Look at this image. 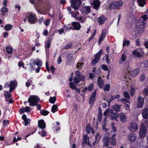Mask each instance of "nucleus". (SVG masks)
<instances>
[{
  "instance_id": "nucleus-49",
  "label": "nucleus",
  "mask_w": 148,
  "mask_h": 148,
  "mask_svg": "<svg viewBox=\"0 0 148 148\" xmlns=\"http://www.w3.org/2000/svg\"><path fill=\"white\" fill-rule=\"evenodd\" d=\"M110 86L109 84H106L103 89V90L105 91H108L109 90Z\"/></svg>"
},
{
  "instance_id": "nucleus-4",
  "label": "nucleus",
  "mask_w": 148,
  "mask_h": 148,
  "mask_svg": "<svg viewBox=\"0 0 148 148\" xmlns=\"http://www.w3.org/2000/svg\"><path fill=\"white\" fill-rule=\"evenodd\" d=\"M71 7L75 10H77L80 6L81 4L80 0H72L71 1Z\"/></svg>"
},
{
  "instance_id": "nucleus-52",
  "label": "nucleus",
  "mask_w": 148,
  "mask_h": 148,
  "mask_svg": "<svg viewBox=\"0 0 148 148\" xmlns=\"http://www.w3.org/2000/svg\"><path fill=\"white\" fill-rule=\"evenodd\" d=\"M118 117V116H117L114 114L111 115L110 116V118L112 120H116Z\"/></svg>"
},
{
  "instance_id": "nucleus-48",
  "label": "nucleus",
  "mask_w": 148,
  "mask_h": 148,
  "mask_svg": "<svg viewBox=\"0 0 148 148\" xmlns=\"http://www.w3.org/2000/svg\"><path fill=\"white\" fill-rule=\"evenodd\" d=\"M130 43V41L128 40H127L126 39L123 42V47H124L125 46L127 45L128 46Z\"/></svg>"
},
{
  "instance_id": "nucleus-36",
  "label": "nucleus",
  "mask_w": 148,
  "mask_h": 148,
  "mask_svg": "<svg viewBox=\"0 0 148 148\" xmlns=\"http://www.w3.org/2000/svg\"><path fill=\"white\" fill-rule=\"evenodd\" d=\"M8 11V8L5 7L2 8L1 10V12H2L1 14L2 15H4V14L3 12H7Z\"/></svg>"
},
{
  "instance_id": "nucleus-50",
  "label": "nucleus",
  "mask_w": 148,
  "mask_h": 148,
  "mask_svg": "<svg viewBox=\"0 0 148 148\" xmlns=\"http://www.w3.org/2000/svg\"><path fill=\"white\" fill-rule=\"evenodd\" d=\"M88 87V90L89 91H90L94 89L93 85L92 84H91L89 85Z\"/></svg>"
},
{
  "instance_id": "nucleus-16",
  "label": "nucleus",
  "mask_w": 148,
  "mask_h": 148,
  "mask_svg": "<svg viewBox=\"0 0 148 148\" xmlns=\"http://www.w3.org/2000/svg\"><path fill=\"white\" fill-rule=\"evenodd\" d=\"M75 74L77 77L80 78L81 81H83L85 79V77L84 75L82 74L78 71H75Z\"/></svg>"
},
{
  "instance_id": "nucleus-42",
  "label": "nucleus",
  "mask_w": 148,
  "mask_h": 148,
  "mask_svg": "<svg viewBox=\"0 0 148 148\" xmlns=\"http://www.w3.org/2000/svg\"><path fill=\"white\" fill-rule=\"evenodd\" d=\"M40 112L42 115L44 116L47 115L49 113V112L47 111L43 110H41Z\"/></svg>"
},
{
  "instance_id": "nucleus-58",
  "label": "nucleus",
  "mask_w": 148,
  "mask_h": 148,
  "mask_svg": "<svg viewBox=\"0 0 148 148\" xmlns=\"http://www.w3.org/2000/svg\"><path fill=\"white\" fill-rule=\"evenodd\" d=\"M96 32V30H95L93 32V34L91 35V36L89 38V40L90 41L94 37V36L95 35V33Z\"/></svg>"
},
{
  "instance_id": "nucleus-21",
  "label": "nucleus",
  "mask_w": 148,
  "mask_h": 148,
  "mask_svg": "<svg viewBox=\"0 0 148 148\" xmlns=\"http://www.w3.org/2000/svg\"><path fill=\"white\" fill-rule=\"evenodd\" d=\"M142 114L144 118L146 119L148 118V108H145L143 110Z\"/></svg>"
},
{
  "instance_id": "nucleus-26",
  "label": "nucleus",
  "mask_w": 148,
  "mask_h": 148,
  "mask_svg": "<svg viewBox=\"0 0 148 148\" xmlns=\"http://www.w3.org/2000/svg\"><path fill=\"white\" fill-rule=\"evenodd\" d=\"M73 59V55L71 53H69L67 56V60L68 62H71Z\"/></svg>"
},
{
  "instance_id": "nucleus-38",
  "label": "nucleus",
  "mask_w": 148,
  "mask_h": 148,
  "mask_svg": "<svg viewBox=\"0 0 148 148\" xmlns=\"http://www.w3.org/2000/svg\"><path fill=\"white\" fill-rule=\"evenodd\" d=\"M80 80V78L78 77H75L73 79L74 83L75 84H78V83L79 81Z\"/></svg>"
},
{
  "instance_id": "nucleus-64",
  "label": "nucleus",
  "mask_w": 148,
  "mask_h": 148,
  "mask_svg": "<svg viewBox=\"0 0 148 148\" xmlns=\"http://www.w3.org/2000/svg\"><path fill=\"white\" fill-rule=\"evenodd\" d=\"M102 69L105 71L108 70V67L106 65H102L101 66Z\"/></svg>"
},
{
  "instance_id": "nucleus-34",
  "label": "nucleus",
  "mask_w": 148,
  "mask_h": 148,
  "mask_svg": "<svg viewBox=\"0 0 148 148\" xmlns=\"http://www.w3.org/2000/svg\"><path fill=\"white\" fill-rule=\"evenodd\" d=\"M132 53L136 56L138 57H139L141 56V55L140 53L137 51L136 50H134L132 52Z\"/></svg>"
},
{
  "instance_id": "nucleus-57",
  "label": "nucleus",
  "mask_w": 148,
  "mask_h": 148,
  "mask_svg": "<svg viewBox=\"0 0 148 148\" xmlns=\"http://www.w3.org/2000/svg\"><path fill=\"white\" fill-rule=\"evenodd\" d=\"M9 121L8 120H5L3 121V126L5 127L7 125V124L9 123Z\"/></svg>"
},
{
  "instance_id": "nucleus-53",
  "label": "nucleus",
  "mask_w": 148,
  "mask_h": 148,
  "mask_svg": "<svg viewBox=\"0 0 148 148\" xmlns=\"http://www.w3.org/2000/svg\"><path fill=\"white\" fill-rule=\"evenodd\" d=\"M4 95L5 97H12L11 95L9 92L8 91H5Z\"/></svg>"
},
{
  "instance_id": "nucleus-55",
  "label": "nucleus",
  "mask_w": 148,
  "mask_h": 148,
  "mask_svg": "<svg viewBox=\"0 0 148 148\" xmlns=\"http://www.w3.org/2000/svg\"><path fill=\"white\" fill-rule=\"evenodd\" d=\"M90 125L89 124L87 125L86 126V130L88 133H89L90 132Z\"/></svg>"
},
{
  "instance_id": "nucleus-19",
  "label": "nucleus",
  "mask_w": 148,
  "mask_h": 148,
  "mask_svg": "<svg viewBox=\"0 0 148 148\" xmlns=\"http://www.w3.org/2000/svg\"><path fill=\"white\" fill-rule=\"evenodd\" d=\"M109 140V138L108 136H107L103 138V145L108 147L109 145L108 140Z\"/></svg>"
},
{
  "instance_id": "nucleus-5",
  "label": "nucleus",
  "mask_w": 148,
  "mask_h": 148,
  "mask_svg": "<svg viewBox=\"0 0 148 148\" xmlns=\"http://www.w3.org/2000/svg\"><path fill=\"white\" fill-rule=\"evenodd\" d=\"M138 127L137 124L134 123H130L128 127L129 130L132 132H135L138 129Z\"/></svg>"
},
{
  "instance_id": "nucleus-9",
  "label": "nucleus",
  "mask_w": 148,
  "mask_h": 148,
  "mask_svg": "<svg viewBox=\"0 0 148 148\" xmlns=\"http://www.w3.org/2000/svg\"><path fill=\"white\" fill-rule=\"evenodd\" d=\"M116 136V134L114 133L112 135L111 137L109 138V142L112 145L115 146L116 145V139L115 138Z\"/></svg>"
},
{
  "instance_id": "nucleus-28",
  "label": "nucleus",
  "mask_w": 148,
  "mask_h": 148,
  "mask_svg": "<svg viewBox=\"0 0 148 148\" xmlns=\"http://www.w3.org/2000/svg\"><path fill=\"white\" fill-rule=\"evenodd\" d=\"M120 106L118 105H115L112 106V108L116 112H118L120 110Z\"/></svg>"
},
{
  "instance_id": "nucleus-32",
  "label": "nucleus",
  "mask_w": 148,
  "mask_h": 148,
  "mask_svg": "<svg viewBox=\"0 0 148 148\" xmlns=\"http://www.w3.org/2000/svg\"><path fill=\"white\" fill-rule=\"evenodd\" d=\"M12 28V25L10 24H7L4 26V28L6 31L10 30Z\"/></svg>"
},
{
  "instance_id": "nucleus-6",
  "label": "nucleus",
  "mask_w": 148,
  "mask_h": 148,
  "mask_svg": "<svg viewBox=\"0 0 148 148\" xmlns=\"http://www.w3.org/2000/svg\"><path fill=\"white\" fill-rule=\"evenodd\" d=\"M102 49H101L97 54L95 58L92 61V64L95 65L99 61L100 58Z\"/></svg>"
},
{
  "instance_id": "nucleus-10",
  "label": "nucleus",
  "mask_w": 148,
  "mask_h": 148,
  "mask_svg": "<svg viewBox=\"0 0 148 148\" xmlns=\"http://www.w3.org/2000/svg\"><path fill=\"white\" fill-rule=\"evenodd\" d=\"M28 22L31 23H36V18L35 15L30 14L28 17Z\"/></svg>"
},
{
  "instance_id": "nucleus-30",
  "label": "nucleus",
  "mask_w": 148,
  "mask_h": 148,
  "mask_svg": "<svg viewBox=\"0 0 148 148\" xmlns=\"http://www.w3.org/2000/svg\"><path fill=\"white\" fill-rule=\"evenodd\" d=\"M111 113H113L112 110L111 109H107L104 112L103 115L104 116L110 115Z\"/></svg>"
},
{
  "instance_id": "nucleus-37",
  "label": "nucleus",
  "mask_w": 148,
  "mask_h": 148,
  "mask_svg": "<svg viewBox=\"0 0 148 148\" xmlns=\"http://www.w3.org/2000/svg\"><path fill=\"white\" fill-rule=\"evenodd\" d=\"M58 110V107L56 105H54L52 107L51 110L52 112L54 113L56 111H57Z\"/></svg>"
},
{
  "instance_id": "nucleus-54",
  "label": "nucleus",
  "mask_w": 148,
  "mask_h": 148,
  "mask_svg": "<svg viewBox=\"0 0 148 148\" xmlns=\"http://www.w3.org/2000/svg\"><path fill=\"white\" fill-rule=\"evenodd\" d=\"M56 100V98L55 97L50 98L49 99V102L51 103H54Z\"/></svg>"
},
{
  "instance_id": "nucleus-33",
  "label": "nucleus",
  "mask_w": 148,
  "mask_h": 148,
  "mask_svg": "<svg viewBox=\"0 0 148 148\" xmlns=\"http://www.w3.org/2000/svg\"><path fill=\"white\" fill-rule=\"evenodd\" d=\"M78 20L79 22L81 23H83L85 22L86 20L84 18H83L82 16H78V18L77 19Z\"/></svg>"
},
{
  "instance_id": "nucleus-13",
  "label": "nucleus",
  "mask_w": 148,
  "mask_h": 148,
  "mask_svg": "<svg viewBox=\"0 0 148 148\" xmlns=\"http://www.w3.org/2000/svg\"><path fill=\"white\" fill-rule=\"evenodd\" d=\"M82 143L83 144H86L88 145H90V143L89 142V138L88 135H84L83 138Z\"/></svg>"
},
{
  "instance_id": "nucleus-62",
  "label": "nucleus",
  "mask_w": 148,
  "mask_h": 148,
  "mask_svg": "<svg viewBox=\"0 0 148 148\" xmlns=\"http://www.w3.org/2000/svg\"><path fill=\"white\" fill-rule=\"evenodd\" d=\"M83 65V63H79L78 62L77 64V68L79 69H80L81 68V67Z\"/></svg>"
},
{
  "instance_id": "nucleus-29",
  "label": "nucleus",
  "mask_w": 148,
  "mask_h": 148,
  "mask_svg": "<svg viewBox=\"0 0 148 148\" xmlns=\"http://www.w3.org/2000/svg\"><path fill=\"white\" fill-rule=\"evenodd\" d=\"M139 72V70L138 69L133 70L131 72V75L133 76H136L138 74Z\"/></svg>"
},
{
  "instance_id": "nucleus-11",
  "label": "nucleus",
  "mask_w": 148,
  "mask_h": 148,
  "mask_svg": "<svg viewBox=\"0 0 148 148\" xmlns=\"http://www.w3.org/2000/svg\"><path fill=\"white\" fill-rule=\"evenodd\" d=\"M96 93V90H95L93 91L90 96V98L89 103L90 104L92 105L93 103L94 102L95 100V97Z\"/></svg>"
},
{
  "instance_id": "nucleus-17",
  "label": "nucleus",
  "mask_w": 148,
  "mask_h": 148,
  "mask_svg": "<svg viewBox=\"0 0 148 148\" xmlns=\"http://www.w3.org/2000/svg\"><path fill=\"white\" fill-rule=\"evenodd\" d=\"M97 84L100 88H103L104 84V81L101 79V77L100 76H99L98 78Z\"/></svg>"
},
{
  "instance_id": "nucleus-23",
  "label": "nucleus",
  "mask_w": 148,
  "mask_h": 148,
  "mask_svg": "<svg viewBox=\"0 0 148 148\" xmlns=\"http://www.w3.org/2000/svg\"><path fill=\"white\" fill-rule=\"evenodd\" d=\"M38 126L42 129H44L45 127V123L43 120H40L38 121Z\"/></svg>"
},
{
  "instance_id": "nucleus-63",
  "label": "nucleus",
  "mask_w": 148,
  "mask_h": 148,
  "mask_svg": "<svg viewBox=\"0 0 148 148\" xmlns=\"http://www.w3.org/2000/svg\"><path fill=\"white\" fill-rule=\"evenodd\" d=\"M50 20L49 19H47L45 22V25L48 26L49 25Z\"/></svg>"
},
{
  "instance_id": "nucleus-35",
  "label": "nucleus",
  "mask_w": 148,
  "mask_h": 148,
  "mask_svg": "<svg viewBox=\"0 0 148 148\" xmlns=\"http://www.w3.org/2000/svg\"><path fill=\"white\" fill-rule=\"evenodd\" d=\"M145 75L144 74H142L140 77V81L141 82H143L145 79Z\"/></svg>"
},
{
  "instance_id": "nucleus-41",
  "label": "nucleus",
  "mask_w": 148,
  "mask_h": 148,
  "mask_svg": "<svg viewBox=\"0 0 148 148\" xmlns=\"http://www.w3.org/2000/svg\"><path fill=\"white\" fill-rule=\"evenodd\" d=\"M131 90H130V94L131 96H133L134 95L135 93V89L134 88H132V86L131 87Z\"/></svg>"
},
{
  "instance_id": "nucleus-51",
  "label": "nucleus",
  "mask_w": 148,
  "mask_h": 148,
  "mask_svg": "<svg viewBox=\"0 0 148 148\" xmlns=\"http://www.w3.org/2000/svg\"><path fill=\"white\" fill-rule=\"evenodd\" d=\"M70 87L73 90H75L76 88L75 86L72 82H71L69 83Z\"/></svg>"
},
{
  "instance_id": "nucleus-31",
  "label": "nucleus",
  "mask_w": 148,
  "mask_h": 148,
  "mask_svg": "<svg viewBox=\"0 0 148 148\" xmlns=\"http://www.w3.org/2000/svg\"><path fill=\"white\" fill-rule=\"evenodd\" d=\"M139 6L143 7L145 4V0H137Z\"/></svg>"
},
{
  "instance_id": "nucleus-59",
  "label": "nucleus",
  "mask_w": 148,
  "mask_h": 148,
  "mask_svg": "<svg viewBox=\"0 0 148 148\" xmlns=\"http://www.w3.org/2000/svg\"><path fill=\"white\" fill-rule=\"evenodd\" d=\"M32 83V80L31 79L28 80L26 83V86L29 87V86L30 84Z\"/></svg>"
},
{
  "instance_id": "nucleus-25",
  "label": "nucleus",
  "mask_w": 148,
  "mask_h": 148,
  "mask_svg": "<svg viewBox=\"0 0 148 148\" xmlns=\"http://www.w3.org/2000/svg\"><path fill=\"white\" fill-rule=\"evenodd\" d=\"M72 25L73 27V29H74L79 30L80 28V25L78 23L73 22L72 23Z\"/></svg>"
},
{
  "instance_id": "nucleus-60",
  "label": "nucleus",
  "mask_w": 148,
  "mask_h": 148,
  "mask_svg": "<svg viewBox=\"0 0 148 148\" xmlns=\"http://www.w3.org/2000/svg\"><path fill=\"white\" fill-rule=\"evenodd\" d=\"M71 14L72 16L74 17L75 18L77 19L78 17H77V15L76 14L75 12H71Z\"/></svg>"
},
{
  "instance_id": "nucleus-20",
  "label": "nucleus",
  "mask_w": 148,
  "mask_h": 148,
  "mask_svg": "<svg viewBox=\"0 0 148 148\" xmlns=\"http://www.w3.org/2000/svg\"><path fill=\"white\" fill-rule=\"evenodd\" d=\"M90 9L89 6H86L84 7L82 9V13L87 14L90 12Z\"/></svg>"
},
{
  "instance_id": "nucleus-44",
  "label": "nucleus",
  "mask_w": 148,
  "mask_h": 148,
  "mask_svg": "<svg viewBox=\"0 0 148 148\" xmlns=\"http://www.w3.org/2000/svg\"><path fill=\"white\" fill-rule=\"evenodd\" d=\"M143 94L146 96L148 95V87L144 89L143 92Z\"/></svg>"
},
{
  "instance_id": "nucleus-43",
  "label": "nucleus",
  "mask_w": 148,
  "mask_h": 148,
  "mask_svg": "<svg viewBox=\"0 0 148 148\" xmlns=\"http://www.w3.org/2000/svg\"><path fill=\"white\" fill-rule=\"evenodd\" d=\"M36 64L38 66H42V62L40 60L37 59L35 62Z\"/></svg>"
},
{
  "instance_id": "nucleus-3",
  "label": "nucleus",
  "mask_w": 148,
  "mask_h": 148,
  "mask_svg": "<svg viewBox=\"0 0 148 148\" xmlns=\"http://www.w3.org/2000/svg\"><path fill=\"white\" fill-rule=\"evenodd\" d=\"M147 131V130L145 127L143 125V123H142L139 132V137L141 138H144L145 136Z\"/></svg>"
},
{
  "instance_id": "nucleus-27",
  "label": "nucleus",
  "mask_w": 148,
  "mask_h": 148,
  "mask_svg": "<svg viewBox=\"0 0 148 148\" xmlns=\"http://www.w3.org/2000/svg\"><path fill=\"white\" fill-rule=\"evenodd\" d=\"M106 35V33L104 32L103 31L101 35L100 36L99 39L98 41V44L99 45L101 43L102 41L105 38Z\"/></svg>"
},
{
  "instance_id": "nucleus-45",
  "label": "nucleus",
  "mask_w": 148,
  "mask_h": 148,
  "mask_svg": "<svg viewBox=\"0 0 148 148\" xmlns=\"http://www.w3.org/2000/svg\"><path fill=\"white\" fill-rule=\"evenodd\" d=\"M123 95L124 97L126 98L129 99L130 97V96L129 95V94L127 91L124 92H123Z\"/></svg>"
},
{
  "instance_id": "nucleus-8",
  "label": "nucleus",
  "mask_w": 148,
  "mask_h": 148,
  "mask_svg": "<svg viewBox=\"0 0 148 148\" xmlns=\"http://www.w3.org/2000/svg\"><path fill=\"white\" fill-rule=\"evenodd\" d=\"M17 83L16 80L11 81L10 82V84L9 85L10 92H12L14 90L15 87L17 86Z\"/></svg>"
},
{
  "instance_id": "nucleus-61",
  "label": "nucleus",
  "mask_w": 148,
  "mask_h": 148,
  "mask_svg": "<svg viewBox=\"0 0 148 148\" xmlns=\"http://www.w3.org/2000/svg\"><path fill=\"white\" fill-rule=\"evenodd\" d=\"M120 97L119 95L118 94L112 97V100H114Z\"/></svg>"
},
{
  "instance_id": "nucleus-46",
  "label": "nucleus",
  "mask_w": 148,
  "mask_h": 148,
  "mask_svg": "<svg viewBox=\"0 0 148 148\" xmlns=\"http://www.w3.org/2000/svg\"><path fill=\"white\" fill-rule=\"evenodd\" d=\"M95 141L93 143V145H94L95 144V143L96 142L97 140L98 139L97 141V143H98V140L99 138V134L98 133H97L96 134V135L95 136Z\"/></svg>"
},
{
  "instance_id": "nucleus-7",
  "label": "nucleus",
  "mask_w": 148,
  "mask_h": 148,
  "mask_svg": "<svg viewBox=\"0 0 148 148\" xmlns=\"http://www.w3.org/2000/svg\"><path fill=\"white\" fill-rule=\"evenodd\" d=\"M144 99L139 95L138 98L137 106L139 108H142L144 103Z\"/></svg>"
},
{
  "instance_id": "nucleus-15",
  "label": "nucleus",
  "mask_w": 148,
  "mask_h": 148,
  "mask_svg": "<svg viewBox=\"0 0 148 148\" xmlns=\"http://www.w3.org/2000/svg\"><path fill=\"white\" fill-rule=\"evenodd\" d=\"M120 121L123 122H125L127 120V117L124 113H121L119 114Z\"/></svg>"
},
{
  "instance_id": "nucleus-22",
  "label": "nucleus",
  "mask_w": 148,
  "mask_h": 148,
  "mask_svg": "<svg viewBox=\"0 0 148 148\" xmlns=\"http://www.w3.org/2000/svg\"><path fill=\"white\" fill-rule=\"evenodd\" d=\"M22 118L25 122V126L27 125L28 124H29L30 122L31 121V119H27L26 115L24 114L22 116Z\"/></svg>"
},
{
  "instance_id": "nucleus-2",
  "label": "nucleus",
  "mask_w": 148,
  "mask_h": 148,
  "mask_svg": "<svg viewBox=\"0 0 148 148\" xmlns=\"http://www.w3.org/2000/svg\"><path fill=\"white\" fill-rule=\"evenodd\" d=\"M123 4L122 1L119 0L113 2L111 3L110 5L111 9H116L121 6Z\"/></svg>"
},
{
  "instance_id": "nucleus-1",
  "label": "nucleus",
  "mask_w": 148,
  "mask_h": 148,
  "mask_svg": "<svg viewBox=\"0 0 148 148\" xmlns=\"http://www.w3.org/2000/svg\"><path fill=\"white\" fill-rule=\"evenodd\" d=\"M40 101V99L38 96L30 95L29 98L28 102L29 103L30 106H33L36 105Z\"/></svg>"
},
{
  "instance_id": "nucleus-40",
  "label": "nucleus",
  "mask_w": 148,
  "mask_h": 148,
  "mask_svg": "<svg viewBox=\"0 0 148 148\" xmlns=\"http://www.w3.org/2000/svg\"><path fill=\"white\" fill-rule=\"evenodd\" d=\"M6 49L7 52L9 54H11L12 53V49L9 47H7Z\"/></svg>"
},
{
  "instance_id": "nucleus-24",
  "label": "nucleus",
  "mask_w": 148,
  "mask_h": 148,
  "mask_svg": "<svg viewBox=\"0 0 148 148\" xmlns=\"http://www.w3.org/2000/svg\"><path fill=\"white\" fill-rule=\"evenodd\" d=\"M30 108L29 107L26 106L25 108H23L19 110V112L20 113H22L24 112H30Z\"/></svg>"
},
{
  "instance_id": "nucleus-18",
  "label": "nucleus",
  "mask_w": 148,
  "mask_h": 148,
  "mask_svg": "<svg viewBox=\"0 0 148 148\" xmlns=\"http://www.w3.org/2000/svg\"><path fill=\"white\" fill-rule=\"evenodd\" d=\"M93 8L96 10H97L99 7L100 5V3L99 0H95L93 1L92 3Z\"/></svg>"
},
{
  "instance_id": "nucleus-56",
  "label": "nucleus",
  "mask_w": 148,
  "mask_h": 148,
  "mask_svg": "<svg viewBox=\"0 0 148 148\" xmlns=\"http://www.w3.org/2000/svg\"><path fill=\"white\" fill-rule=\"evenodd\" d=\"M102 113L99 112L98 117V119L99 121L100 122L101 121L102 118Z\"/></svg>"
},
{
  "instance_id": "nucleus-12",
  "label": "nucleus",
  "mask_w": 148,
  "mask_h": 148,
  "mask_svg": "<svg viewBox=\"0 0 148 148\" xmlns=\"http://www.w3.org/2000/svg\"><path fill=\"white\" fill-rule=\"evenodd\" d=\"M128 140L131 142H133L137 139L136 135L134 133H130L128 136Z\"/></svg>"
},
{
  "instance_id": "nucleus-39",
  "label": "nucleus",
  "mask_w": 148,
  "mask_h": 148,
  "mask_svg": "<svg viewBox=\"0 0 148 148\" xmlns=\"http://www.w3.org/2000/svg\"><path fill=\"white\" fill-rule=\"evenodd\" d=\"M127 58V56L126 55L124 54H123L121 56V60L122 62L124 61Z\"/></svg>"
},
{
  "instance_id": "nucleus-47",
  "label": "nucleus",
  "mask_w": 148,
  "mask_h": 148,
  "mask_svg": "<svg viewBox=\"0 0 148 148\" xmlns=\"http://www.w3.org/2000/svg\"><path fill=\"white\" fill-rule=\"evenodd\" d=\"M12 97H5V100L6 101H8L9 103H12Z\"/></svg>"
},
{
  "instance_id": "nucleus-14",
  "label": "nucleus",
  "mask_w": 148,
  "mask_h": 148,
  "mask_svg": "<svg viewBox=\"0 0 148 148\" xmlns=\"http://www.w3.org/2000/svg\"><path fill=\"white\" fill-rule=\"evenodd\" d=\"M106 20V17L102 15L98 18L97 21L99 25H102L104 23Z\"/></svg>"
}]
</instances>
